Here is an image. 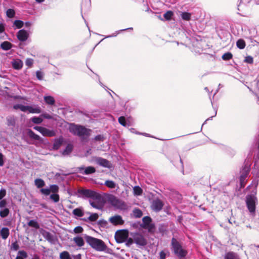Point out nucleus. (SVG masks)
<instances>
[{
    "label": "nucleus",
    "instance_id": "44",
    "mask_svg": "<svg viewBox=\"0 0 259 259\" xmlns=\"http://www.w3.org/2000/svg\"><path fill=\"white\" fill-rule=\"evenodd\" d=\"M50 199L55 202H58L59 201V196L57 194H52L50 195Z\"/></svg>",
    "mask_w": 259,
    "mask_h": 259
},
{
    "label": "nucleus",
    "instance_id": "2",
    "mask_svg": "<svg viewBox=\"0 0 259 259\" xmlns=\"http://www.w3.org/2000/svg\"><path fill=\"white\" fill-rule=\"evenodd\" d=\"M69 130L70 133L78 136L82 140L88 139L92 132V130L89 128H87L82 125H76L73 123L70 125Z\"/></svg>",
    "mask_w": 259,
    "mask_h": 259
},
{
    "label": "nucleus",
    "instance_id": "64",
    "mask_svg": "<svg viewBox=\"0 0 259 259\" xmlns=\"http://www.w3.org/2000/svg\"><path fill=\"white\" fill-rule=\"evenodd\" d=\"M42 116L46 118V119H51L52 118V116L51 115H50L49 114H43L42 115Z\"/></svg>",
    "mask_w": 259,
    "mask_h": 259
},
{
    "label": "nucleus",
    "instance_id": "27",
    "mask_svg": "<svg viewBox=\"0 0 259 259\" xmlns=\"http://www.w3.org/2000/svg\"><path fill=\"white\" fill-rule=\"evenodd\" d=\"M72 213L74 215L79 217H82L84 214L82 208H76L73 209Z\"/></svg>",
    "mask_w": 259,
    "mask_h": 259
},
{
    "label": "nucleus",
    "instance_id": "57",
    "mask_svg": "<svg viewBox=\"0 0 259 259\" xmlns=\"http://www.w3.org/2000/svg\"><path fill=\"white\" fill-rule=\"evenodd\" d=\"M144 228L148 229L149 232H151L154 229V225L150 223Z\"/></svg>",
    "mask_w": 259,
    "mask_h": 259
},
{
    "label": "nucleus",
    "instance_id": "20",
    "mask_svg": "<svg viewBox=\"0 0 259 259\" xmlns=\"http://www.w3.org/2000/svg\"><path fill=\"white\" fill-rule=\"evenodd\" d=\"M0 234L3 239H6L10 234L9 229L6 227L3 228L0 231Z\"/></svg>",
    "mask_w": 259,
    "mask_h": 259
},
{
    "label": "nucleus",
    "instance_id": "15",
    "mask_svg": "<svg viewBox=\"0 0 259 259\" xmlns=\"http://www.w3.org/2000/svg\"><path fill=\"white\" fill-rule=\"evenodd\" d=\"M109 221L114 226L122 225L124 222L122 217L119 215H115L110 218Z\"/></svg>",
    "mask_w": 259,
    "mask_h": 259
},
{
    "label": "nucleus",
    "instance_id": "51",
    "mask_svg": "<svg viewBox=\"0 0 259 259\" xmlns=\"http://www.w3.org/2000/svg\"><path fill=\"white\" fill-rule=\"evenodd\" d=\"M125 245L128 246V247H130L131 245H132L134 242V238L132 239L131 238H128L126 240V241H125Z\"/></svg>",
    "mask_w": 259,
    "mask_h": 259
},
{
    "label": "nucleus",
    "instance_id": "19",
    "mask_svg": "<svg viewBox=\"0 0 259 259\" xmlns=\"http://www.w3.org/2000/svg\"><path fill=\"white\" fill-rule=\"evenodd\" d=\"M63 143V138H59L58 139H56L54 140L53 145V148L54 150H58L62 145Z\"/></svg>",
    "mask_w": 259,
    "mask_h": 259
},
{
    "label": "nucleus",
    "instance_id": "53",
    "mask_svg": "<svg viewBox=\"0 0 259 259\" xmlns=\"http://www.w3.org/2000/svg\"><path fill=\"white\" fill-rule=\"evenodd\" d=\"M83 230V229L81 226H77L74 229L73 231L75 233H81Z\"/></svg>",
    "mask_w": 259,
    "mask_h": 259
},
{
    "label": "nucleus",
    "instance_id": "1",
    "mask_svg": "<svg viewBox=\"0 0 259 259\" xmlns=\"http://www.w3.org/2000/svg\"><path fill=\"white\" fill-rule=\"evenodd\" d=\"M78 193L80 197L91 198L90 203L93 207L99 210L102 209L103 199L100 194L90 189H79Z\"/></svg>",
    "mask_w": 259,
    "mask_h": 259
},
{
    "label": "nucleus",
    "instance_id": "61",
    "mask_svg": "<svg viewBox=\"0 0 259 259\" xmlns=\"http://www.w3.org/2000/svg\"><path fill=\"white\" fill-rule=\"evenodd\" d=\"M5 29V25L4 23H0V34L4 32Z\"/></svg>",
    "mask_w": 259,
    "mask_h": 259
},
{
    "label": "nucleus",
    "instance_id": "48",
    "mask_svg": "<svg viewBox=\"0 0 259 259\" xmlns=\"http://www.w3.org/2000/svg\"><path fill=\"white\" fill-rule=\"evenodd\" d=\"M258 181L256 178L252 181L251 184L250 185H249L247 187V188H251V187H253L254 188V189H256V188L258 185Z\"/></svg>",
    "mask_w": 259,
    "mask_h": 259
},
{
    "label": "nucleus",
    "instance_id": "26",
    "mask_svg": "<svg viewBox=\"0 0 259 259\" xmlns=\"http://www.w3.org/2000/svg\"><path fill=\"white\" fill-rule=\"evenodd\" d=\"M24 25V22L21 20H17L13 23V27L15 29L21 28Z\"/></svg>",
    "mask_w": 259,
    "mask_h": 259
},
{
    "label": "nucleus",
    "instance_id": "12",
    "mask_svg": "<svg viewBox=\"0 0 259 259\" xmlns=\"http://www.w3.org/2000/svg\"><path fill=\"white\" fill-rule=\"evenodd\" d=\"M95 161L97 164L103 167L110 168L112 167L111 163L109 160L100 157H95Z\"/></svg>",
    "mask_w": 259,
    "mask_h": 259
},
{
    "label": "nucleus",
    "instance_id": "52",
    "mask_svg": "<svg viewBox=\"0 0 259 259\" xmlns=\"http://www.w3.org/2000/svg\"><path fill=\"white\" fill-rule=\"evenodd\" d=\"M33 63V60L31 58H27L26 60L25 64L26 65H27L28 67H31L32 66V64Z\"/></svg>",
    "mask_w": 259,
    "mask_h": 259
},
{
    "label": "nucleus",
    "instance_id": "34",
    "mask_svg": "<svg viewBox=\"0 0 259 259\" xmlns=\"http://www.w3.org/2000/svg\"><path fill=\"white\" fill-rule=\"evenodd\" d=\"M181 16L183 20L189 21L191 19V14L186 12H182L181 14Z\"/></svg>",
    "mask_w": 259,
    "mask_h": 259
},
{
    "label": "nucleus",
    "instance_id": "46",
    "mask_svg": "<svg viewBox=\"0 0 259 259\" xmlns=\"http://www.w3.org/2000/svg\"><path fill=\"white\" fill-rule=\"evenodd\" d=\"M40 191L41 194L46 196H48L51 193V190L49 189V188H42L40 190Z\"/></svg>",
    "mask_w": 259,
    "mask_h": 259
},
{
    "label": "nucleus",
    "instance_id": "40",
    "mask_svg": "<svg viewBox=\"0 0 259 259\" xmlns=\"http://www.w3.org/2000/svg\"><path fill=\"white\" fill-rule=\"evenodd\" d=\"M233 57L232 54L230 52H227L225 53L222 56V59L224 60L227 61L231 59Z\"/></svg>",
    "mask_w": 259,
    "mask_h": 259
},
{
    "label": "nucleus",
    "instance_id": "4",
    "mask_svg": "<svg viewBox=\"0 0 259 259\" xmlns=\"http://www.w3.org/2000/svg\"><path fill=\"white\" fill-rule=\"evenodd\" d=\"M251 164V158L247 157L245 160L244 165L242 167V169L240 171L241 175L240 176V184L241 188L244 187L245 186V180L247 177L248 175L250 170V166Z\"/></svg>",
    "mask_w": 259,
    "mask_h": 259
},
{
    "label": "nucleus",
    "instance_id": "28",
    "mask_svg": "<svg viewBox=\"0 0 259 259\" xmlns=\"http://www.w3.org/2000/svg\"><path fill=\"white\" fill-rule=\"evenodd\" d=\"M34 183L35 186L38 188H40L45 186V183L42 179H36L34 181Z\"/></svg>",
    "mask_w": 259,
    "mask_h": 259
},
{
    "label": "nucleus",
    "instance_id": "16",
    "mask_svg": "<svg viewBox=\"0 0 259 259\" xmlns=\"http://www.w3.org/2000/svg\"><path fill=\"white\" fill-rule=\"evenodd\" d=\"M28 36L29 34L28 32L24 29L20 30L17 34L18 39L21 41H26L27 39Z\"/></svg>",
    "mask_w": 259,
    "mask_h": 259
},
{
    "label": "nucleus",
    "instance_id": "3",
    "mask_svg": "<svg viewBox=\"0 0 259 259\" xmlns=\"http://www.w3.org/2000/svg\"><path fill=\"white\" fill-rule=\"evenodd\" d=\"M85 239L87 242L97 251H102L106 249L107 246L102 240L90 236H86Z\"/></svg>",
    "mask_w": 259,
    "mask_h": 259
},
{
    "label": "nucleus",
    "instance_id": "55",
    "mask_svg": "<svg viewBox=\"0 0 259 259\" xmlns=\"http://www.w3.org/2000/svg\"><path fill=\"white\" fill-rule=\"evenodd\" d=\"M95 141H103L104 140V137L103 135H98L96 136L94 138Z\"/></svg>",
    "mask_w": 259,
    "mask_h": 259
},
{
    "label": "nucleus",
    "instance_id": "43",
    "mask_svg": "<svg viewBox=\"0 0 259 259\" xmlns=\"http://www.w3.org/2000/svg\"><path fill=\"white\" fill-rule=\"evenodd\" d=\"M172 15L173 13L171 11H169L164 13L163 16L166 20H169L171 19Z\"/></svg>",
    "mask_w": 259,
    "mask_h": 259
},
{
    "label": "nucleus",
    "instance_id": "24",
    "mask_svg": "<svg viewBox=\"0 0 259 259\" xmlns=\"http://www.w3.org/2000/svg\"><path fill=\"white\" fill-rule=\"evenodd\" d=\"M44 100L47 104L51 105H54L55 102L54 98L51 96H45Z\"/></svg>",
    "mask_w": 259,
    "mask_h": 259
},
{
    "label": "nucleus",
    "instance_id": "25",
    "mask_svg": "<svg viewBox=\"0 0 259 259\" xmlns=\"http://www.w3.org/2000/svg\"><path fill=\"white\" fill-rule=\"evenodd\" d=\"M142 221L143 224L142 225V227L144 228L151 223L152 219L150 217L146 216L142 219Z\"/></svg>",
    "mask_w": 259,
    "mask_h": 259
},
{
    "label": "nucleus",
    "instance_id": "5",
    "mask_svg": "<svg viewBox=\"0 0 259 259\" xmlns=\"http://www.w3.org/2000/svg\"><path fill=\"white\" fill-rule=\"evenodd\" d=\"M171 250L175 255L179 258H184L187 254V251L183 248L181 243L175 238L171 241Z\"/></svg>",
    "mask_w": 259,
    "mask_h": 259
},
{
    "label": "nucleus",
    "instance_id": "62",
    "mask_svg": "<svg viewBox=\"0 0 259 259\" xmlns=\"http://www.w3.org/2000/svg\"><path fill=\"white\" fill-rule=\"evenodd\" d=\"M98 224L101 226H105L107 224V222L105 220H100Z\"/></svg>",
    "mask_w": 259,
    "mask_h": 259
},
{
    "label": "nucleus",
    "instance_id": "47",
    "mask_svg": "<svg viewBox=\"0 0 259 259\" xmlns=\"http://www.w3.org/2000/svg\"><path fill=\"white\" fill-rule=\"evenodd\" d=\"M119 123L124 126H126L127 125V123L125 120V118L123 116H121L118 118Z\"/></svg>",
    "mask_w": 259,
    "mask_h": 259
},
{
    "label": "nucleus",
    "instance_id": "41",
    "mask_svg": "<svg viewBox=\"0 0 259 259\" xmlns=\"http://www.w3.org/2000/svg\"><path fill=\"white\" fill-rule=\"evenodd\" d=\"M15 14V11L12 9H9L7 10L6 15L9 18H13L14 17Z\"/></svg>",
    "mask_w": 259,
    "mask_h": 259
},
{
    "label": "nucleus",
    "instance_id": "35",
    "mask_svg": "<svg viewBox=\"0 0 259 259\" xmlns=\"http://www.w3.org/2000/svg\"><path fill=\"white\" fill-rule=\"evenodd\" d=\"M7 124L8 126H14L15 124V119L13 116H8L7 118Z\"/></svg>",
    "mask_w": 259,
    "mask_h": 259
},
{
    "label": "nucleus",
    "instance_id": "10",
    "mask_svg": "<svg viewBox=\"0 0 259 259\" xmlns=\"http://www.w3.org/2000/svg\"><path fill=\"white\" fill-rule=\"evenodd\" d=\"M34 129L39 132L44 136L52 137L55 136L56 135V133L54 131L50 130L46 127L36 126L34 127Z\"/></svg>",
    "mask_w": 259,
    "mask_h": 259
},
{
    "label": "nucleus",
    "instance_id": "33",
    "mask_svg": "<svg viewBox=\"0 0 259 259\" xmlns=\"http://www.w3.org/2000/svg\"><path fill=\"white\" fill-rule=\"evenodd\" d=\"M18 255L16 257V259H24L27 257V254L24 250H20L18 252Z\"/></svg>",
    "mask_w": 259,
    "mask_h": 259
},
{
    "label": "nucleus",
    "instance_id": "60",
    "mask_svg": "<svg viewBox=\"0 0 259 259\" xmlns=\"http://www.w3.org/2000/svg\"><path fill=\"white\" fill-rule=\"evenodd\" d=\"M160 259H165L166 253L163 250L161 251L159 253Z\"/></svg>",
    "mask_w": 259,
    "mask_h": 259
},
{
    "label": "nucleus",
    "instance_id": "49",
    "mask_svg": "<svg viewBox=\"0 0 259 259\" xmlns=\"http://www.w3.org/2000/svg\"><path fill=\"white\" fill-rule=\"evenodd\" d=\"M19 248V246L17 241H15L12 243L11 246V249L15 251L17 250Z\"/></svg>",
    "mask_w": 259,
    "mask_h": 259
},
{
    "label": "nucleus",
    "instance_id": "6",
    "mask_svg": "<svg viewBox=\"0 0 259 259\" xmlns=\"http://www.w3.org/2000/svg\"><path fill=\"white\" fill-rule=\"evenodd\" d=\"M255 194L256 190L253 192V194L247 195L245 199L246 206L252 216L255 215L256 205L257 204V199Z\"/></svg>",
    "mask_w": 259,
    "mask_h": 259
},
{
    "label": "nucleus",
    "instance_id": "63",
    "mask_svg": "<svg viewBox=\"0 0 259 259\" xmlns=\"http://www.w3.org/2000/svg\"><path fill=\"white\" fill-rule=\"evenodd\" d=\"M4 164L3 155L2 153H0V166H3Z\"/></svg>",
    "mask_w": 259,
    "mask_h": 259
},
{
    "label": "nucleus",
    "instance_id": "17",
    "mask_svg": "<svg viewBox=\"0 0 259 259\" xmlns=\"http://www.w3.org/2000/svg\"><path fill=\"white\" fill-rule=\"evenodd\" d=\"M11 63L13 68L15 69L19 70L23 67V62L20 59H14Z\"/></svg>",
    "mask_w": 259,
    "mask_h": 259
},
{
    "label": "nucleus",
    "instance_id": "45",
    "mask_svg": "<svg viewBox=\"0 0 259 259\" xmlns=\"http://www.w3.org/2000/svg\"><path fill=\"white\" fill-rule=\"evenodd\" d=\"M49 189L51 190V192L56 193L58 192L59 187L56 185H51Z\"/></svg>",
    "mask_w": 259,
    "mask_h": 259
},
{
    "label": "nucleus",
    "instance_id": "22",
    "mask_svg": "<svg viewBox=\"0 0 259 259\" xmlns=\"http://www.w3.org/2000/svg\"><path fill=\"white\" fill-rule=\"evenodd\" d=\"M12 45L9 41H5L1 45V48L5 51H8L12 48Z\"/></svg>",
    "mask_w": 259,
    "mask_h": 259
},
{
    "label": "nucleus",
    "instance_id": "14",
    "mask_svg": "<svg viewBox=\"0 0 259 259\" xmlns=\"http://www.w3.org/2000/svg\"><path fill=\"white\" fill-rule=\"evenodd\" d=\"M78 171L82 175H88L94 174L96 172L95 168L92 166H88L87 167L81 166L78 167Z\"/></svg>",
    "mask_w": 259,
    "mask_h": 259
},
{
    "label": "nucleus",
    "instance_id": "8",
    "mask_svg": "<svg viewBox=\"0 0 259 259\" xmlns=\"http://www.w3.org/2000/svg\"><path fill=\"white\" fill-rule=\"evenodd\" d=\"M109 202L115 208L120 210H125L127 208V205L124 202L112 195L109 198Z\"/></svg>",
    "mask_w": 259,
    "mask_h": 259
},
{
    "label": "nucleus",
    "instance_id": "18",
    "mask_svg": "<svg viewBox=\"0 0 259 259\" xmlns=\"http://www.w3.org/2000/svg\"><path fill=\"white\" fill-rule=\"evenodd\" d=\"M224 259H240V258L237 253L229 251L225 253Z\"/></svg>",
    "mask_w": 259,
    "mask_h": 259
},
{
    "label": "nucleus",
    "instance_id": "13",
    "mask_svg": "<svg viewBox=\"0 0 259 259\" xmlns=\"http://www.w3.org/2000/svg\"><path fill=\"white\" fill-rule=\"evenodd\" d=\"M163 205L164 203L160 199H156L153 201L151 207L153 210L158 212L162 209Z\"/></svg>",
    "mask_w": 259,
    "mask_h": 259
},
{
    "label": "nucleus",
    "instance_id": "56",
    "mask_svg": "<svg viewBox=\"0 0 259 259\" xmlns=\"http://www.w3.org/2000/svg\"><path fill=\"white\" fill-rule=\"evenodd\" d=\"M0 208L1 209L5 208L7 205V202L6 200L5 199L3 200H0Z\"/></svg>",
    "mask_w": 259,
    "mask_h": 259
},
{
    "label": "nucleus",
    "instance_id": "59",
    "mask_svg": "<svg viewBox=\"0 0 259 259\" xmlns=\"http://www.w3.org/2000/svg\"><path fill=\"white\" fill-rule=\"evenodd\" d=\"M134 191L137 195H140L142 193V189L138 186L134 188Z\"/></svg>",
    "mask_w": 259,
    "mask_h": 259
},
{
    "label": "nucleus",
    "instance_id": "54",
    "mask_svg": "<svg viewBox=\"0 0 259 259\" xmlns=\"http://www.w3.org/2000/svg\"><path fill=\"white\" fill-rule=\"evenodd\" d=\"M36 76L38 79L42 80L44 74L40 71H37L36 72Z\"/></svg>",
    "mask_w": 259,
    "mask_h": 259
},
{
    "label": "nucleus",
    "instance_id": "31",
    "mask_svg": "<svg viewBox=\"0 0 259 259\" xmlns=\"http://www.w3.org/2000/svg\"><path fill=\"white\" fill-rule=\"evenodd\" d=\"M29 227H33L36 229H38L39 228V225L36 220H30L27 223Z\"/></svg>",
    "mask_w": 259,
    "mask_h": 259
},
{
    "label": "nucleus",
    "instance_id": "23",
    "mask_svg": "<svg viewBox=\"0 0 259 259\" xmlns=\"http://www.w3.org/2000/svg\"><path fill=\"white\" fill-rule=\"evenodd\" d=\"M90 215L87 219H83V220L85 221H90L91 222H94L97 220L99 218V215L97 213H89Z\"/></svg>",
    "mask_w": 259,
    "mask_h": 259
},
{
    "label": "nucleus",
    "instance_id": "38",
    "mask_svg": "<svg viewBox=\"0 0 259 259\" xmlns=\"http://www.w3.org/2000/svg\"><path fill=\"white\" fill-rule=\"evenodd\" d=\"M72 145L71 144H68L66 147L65 149L64 150L63 152V154L64 155L69 154L72 151Z\"/></svg>",
    "mask_w": 259,
    "mask_h": 259
},
{
    "label": "nucleus",
    "instance_id": "9",
    "mask_svg": "<svg viewBox=\"0 0 259 259\" xmlns=\"http://www.w3.org/2000/svg\"><path fill=\"white\" fill-rule=\"evenodd\" d=\"M128 237V231L127 230L117 231L115 234V238L117 243L124 242Z\"/></svg>",
    "mask_w": 259,
    "mask_h": 259
},
{
    "label": "nucleus",
    "instance_id": "42",
    "mask_svg": "<svg viewBox=\"0 0 259 259\" xmlns=\"http://www.w3.org/2000/svg\"><path fill=\"white\" fill-rule=\"evenodd\" d=\"M31 120L34 123L36 124H40L43 121L42 119L39 117H33Z\"/></svg>",
    "mask_w": 259,
    "mask_h": 259
},
{
    "label": "nucleus",
    "instance_id": "11",
    "mask_svg": "<svg viewBox=\"0 0 259 259\" xmlns=\"http://www.w3.org/2000/svg\"><path fill=\"white\" fill-rule=\"evenodd\" d=\"M134 242L139 246H144L147 244V240L143 235L140 233H136L133 236Z\"/></svg>",
    "mask_w": 259,
    "mask_h": 259
},
{
    "label": "nucleus",
    "instance_id": "21",
    "mask_svg": "<svg viewBox=\"0 0 259 259\" xmlns=\"http://www.w3.org/2000/svg\"><path fill=\"white\" fill-rule=\"evenodd\" d=\"M73 241H74L76 245H77L79 247L83 246L84 244L83 239L81 237L77 236L74 237L73 238Z\"/></svg>",
    "mask_w": 259,
    "mask_h": 259
},
{
    "label": "nucleus",
    "instance_id": "58",
    "mask_svg": "<svg viewBox=\"0 0 259 259\" xmlns=\"http://www.w3.org/2000/svg\"><path fill=\"white\" fill-rule=\"evenodd\" d=\"M6 194V191L5 189H1L0 190V200H2V199L5 196Z\"/></svg>",
    "mask_w": 259,
    "mask_h": 259
},
{
    "label": "nucleus",
    "instance_id": "50",
    "mask_svg": "<svg viewBox=\"0 0 259 259\" xmlns=\"http://www.w3.org/2000/svg\"><path fill=\"white\" fill-rule=\"evenodd\" d=\"M244 62L248 64H252L253 63V59L250 56H248L245 58Z\"/></svg>",
    "mask_w": 259,
    "mask_h": 259
},
{
    "label": "nucleus",
    "instance_id": "32",
    "mask_svg": "<svg viewBox=\"0 0 259 259\" xmlns=\"http://www.w3.org/2000/svg\"><path fill=\"white\" fill-rule=\"evenodd\" d=\"M60 259H72L70 254L67 251H64L60 253Z\"/></svg>",
    "mask_w": 259,
    "mask_h": 259
},
{
    "label": "nucleus",
    "instance_id": "37",
    "mask_svg": "<svg viewBox=\"0 0 259 259\" xmlns=\"http://www.w3.org/2000/svg\"><path fill=\"white\" fill-rule=\"evenodd\" d=\"M133 215H134V217H135L136 218H140L143 215L142 211L140 209H138V208L135 209L133 210Z\"/></svg>",
    "mask_w": 259,
    "mask_h": 259
},
{
    "label": "nucleus",
    "instance_id": "29",
    "mask_svg": "<svg viewBox=\"0 0 259 259\" xmlns=\"http://www.w3.org/2000/svg\"><path fill=\"white\" fill-rule=\"evenodd\" d=\"M28 135L32 139L35 140H39L40 137L35 134L31 130H28Z\"/></svg>",
    "mask_w": 259,
    "mask_h": 259
},
{
    "label": "nucleus",
    "instance_id": "39",
    "mask_svg": "<svg viewBox=\"0 0 259 259\" xmlns=\"http://www.w3.org/2000/svg\"><path fill=\"white\" fill-rule=\"evenodd\" d=\"M9 212H10V210L8 208H3V209H2L0 211V217L1 218H5L9 215Z\"/></svg>",
    "mask_w": 259,
    "mask_h": 259
},
{
    "label": "nucleus",
    "instance_id": "30",
    "mask_svg": "<svg viewBox=\"0 0 259 259\" xmlns=\"http://www.w3.org/2000/svg\"><path fill=\"white\" fill-rule=\"evenodd\" d=\"M104 185L109 188L113 189L116 187V183L111 180H107L105 181Z\"/></svg>",
    "mask_w": 259,
    "mask_h": 259
},
{
    "label": "nucleus",
    "instance_id": "36",
    "mask_svg": "<svg viewBox=\"0 0 259 259\" xmlns=\"http://www.w3.org/2000/svg\"><path fill=\"white\" fill-rule=\"evenodd\" d=\"M237 47L240 49H243L245 47V42L243 39H239L236 42Z\"/></svg>",
    "mask_w": 259,
    "mask_h": 259
},
{
    "label": "nucleus",
    "instance_id": "7",
    "mask_svg": "<svg viewBox=\"0 0 259 259\" xmlns=\"http://www.w3.org/2000/svg\"><path fill=\"white\" fill-rule=\"evenodd\" d=\"M13 108L15 110L20 109L21 111L27 112L31 113H40L41 108L38 106H25L22 104L14 105Z\"/></svg>",
    "mask_w": 259,
    "mask_h": 259
}]
</instances>
